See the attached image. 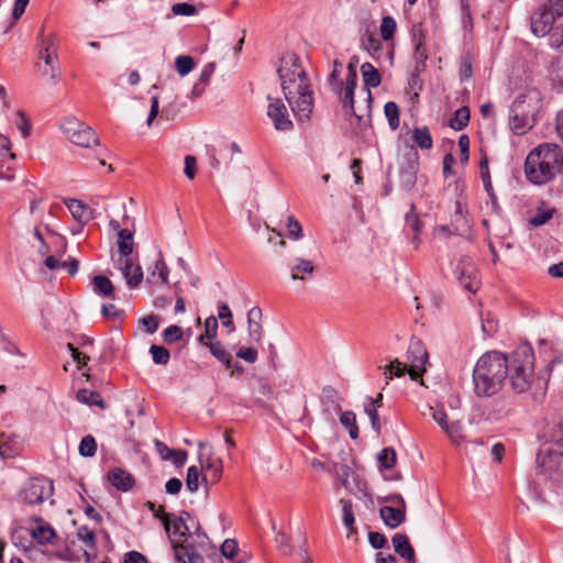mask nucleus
<instances>
[{"instance_id":"1","label":"nucleus","mask_w":563,"mask_h":563,"mask_svg":"<svg viewBox=\"0 0 563 563\" xmlns=\"http://www.w3.org/2000/svg\"><path fill=\"white\" fill-rule=\"evenodd\" d=\"M506 379V354L487 352L478 358L473 371L474 394L477 397H492L501 389Z\"/></svg>"},{"instance_id":"2","label":"nucleus","mask_w":563,"mask_h":563,"mask_svg":"<svg viewBox=\"0 0 563 563\" xmlns=\"http://www.w3.org/2000/svg\"><path fill=\"white\" fill-rule=\"evenodd\" d=\"M563 154L558 144L542 143L533 148L525 162V175L533 185H545L560 172Z\"/></svg>"},{"instance_id":"3","label":"nucleus","mask_w":563,"mask_h":563,"mask_svg":"<svg viewBox=\"0 0 563 563\" xmlns=\"http://www.w3.org/2000/svg\"><path fill=\"white\" fill-rule=\"evenodd\" d=\"M188 527L189 538L183 542L170 539L176 563H205V556L213 551L211 541L202 531L199 520L188 511H181Z\"/></svg>"},{"instance_id":"4","label":"nucleus","mask_w":563,"mask_h":563,"mask_svg":"<svg viewBox=\"0 0 563 563\" xmlns=\"http://www.w3.org/2000/svg\"><path fill=\"white\" fill-rule=\"evenodd\" d=\"M507 357V378L516 394L529 390L534 382V353L530 345H521Z\"/></svg>"},{"instance_id":"5","label":"nucleus","mask_w":563,"mask_h":563,"mask_svg":"<svg viewBox=\"0 0 563 563\" xmlns=\"http://www.w3.org/2000/svg\"><path fill=\"white\" fill-rule=\"evenodd\" d=\"M515 413V398L503 395L487 404L475 406L472 413V420L476 422H498L510 419Z\"/></svg>"},{"instance_id":"6","label":"nucleus","mask_w":563,"mask_h":563,"mask_svg":"<svg viewBox=\"0 0 563 563\" xmlns=\"http://www.w3.org/2000/svg\"><path fill=\"white\" fill-rule=\"evenodd\" d=\"M538 468L547 478L563 481V449L555 445L554 449L539 451L537 454Z\"/></svg>"},{"instance_id":"7","label":"nucleus","mask_w":563,"mask_h":563,"mask_svg":"<svg viewBox=\"0 0 563 563\" xmlns=\"http://www.w3.org/2000/svg\"><path fill=\"white\" fill-rule=\"evenodd\" d=\"M62 130L69 141L81 147L99 144V137L93 129L75 118H68L62 123Z\"/></svg>"},{"instance_id":"8","label":"nucleus","mask_w":563,"mask_h":563,"mask_svg":"<svg viewBox=\"0 0 563 563\" xmlns=\"http://www.w3.org/2000/svg\"><path fill=\"white\" fill-rule=\"evenodd\" d=\"M419 153L415 146H408L399 164V183L405 191L411 190L417 181Z\"/></svg>"},{"instance_id":"9","label":"nucleus","mask_w":563,"mask_h":563,"mask_svg":"<svg viewBox=\"0 0 563 563\" xmlns=\"http://www.w3.org/2000/svg\"><path fill=\"white\" fill-rule=\"evenodd\" d=\"M53 483L44 477L30 479L21 489L20 497L27 505L42 504L53 495Z\"/></svg>"},{"instance_id":"10","label":"nucleus","mask_w":563,"mask_h":563,"mask_svg":"<svg viewBox=\"0 0 563 563\" xmlns=\"http://www.w3.org/2000/svg\"><path fill=\"white\" fill-rule=\"evenodd\" d=\"M277 74L282 82L291 84L292 79L308 78L306 70L300 64L299 57L295 53H286L280 57V65Z\"/></svg>"},{"instance_id":"11","label":"nucleus","mask_w":563,"mask_h":563,"mask_svg":"<svg viewBox=\"0 0 563 563\" xmlns=\"http://www.w3.org/2000/svg\"><path fill=\"white\" fill-rule=\"evenodd\" d=\"M454 275L459 284L468 292L475 294L479 288L477 269L470 257L460 260L454 268Z\"/></svg>"},{"instance_id":"12","label":"nucleus","mask_w":563,"mask_h":563,"mask_svg":"<svg viewBox=\"0 0 563 563\" xmlns=\"http://www.w3.org/2000/svg\"><path fill=\"white\" fill-rule=\"evenodd\" d=\"M561 15L554 14V11L541 5L531 16V32L538 36L542 37L550 33L553 27V24L558 18Z\"/></svg>"},{"instance_id":"13","label":"nucleus","mask_w":563,"mask_h":563,"mask_svg":"<svg viewBox=\"0 0 563 563\" xmlns=\"http://www.w3.org/2000/svg\"><path fill=\"white\" fill-rule=\"evenodd\" d=\"M271 101L267 107V115L273 121L274 128L278 131H289L294 128L287 108L282 99H273L268 97Z\"/></svg>"},{"instance_id":"14","label":"nucleus","mask_w":563,"mask_h":563,"mask_svg":"<svg viewBox=\"0 0 563 563\" xmlns=\"http://www.w3.org/2000/svg\"><path fill=\"white\" fill-rule=\"evenodd\" d=\"M290 107L299 121L309 120L313 109V96L310 87L298 93L292 99V106Z\"/></svg>"},{"instance_id":"15","label":"nucleus","mask_w":563,"mask_h":563,"mask_svg":"<svg viewBox=\"0 0 563 563\" xmlns=\"http://www.w3.org/2000/svg\"><path fill=\"white\" fill-rule=\"evenodd\" d=\"M162 522L169 536V540L174 539L178 542H183L186 538H189L188 527L185 523L184 515L180 514L179 517H175L172 521L169 520V515H164Z\"/></svg>"},{"instance_id":"16","label":"nucleus","mask_w":563,"mask_h":563,"mask_svg":"<svg viewBox=\"0 0 563 563\" xmlns=\"http://www.w3.org/2000/svg\"><path fill=\"white\" fill-rule=\"evenodd\" d=\"M107 479L113 487L121 492H129L135 485L134 476L121 467L111 468L107 474Z\"/></svg>"},{"instance_id":"17","label":"nucleus","mask_w":563,"mask_h":563,"mask_svg":"<svg viewBox=\"0 0 563 563\" xmlns=\"http://www.w3.org/2000/svg\"><path fill=\"white\" fill-rule=\"evenodd\" d=\"M536 123V119L531 114L522 113L520 109L509 110V125L516 134H525L531 130Z\"/></svg>"},{"instance_id":"18","label":"nucleus","mask_w":563,"mask_h":563,"mask_svg":"<svg viewBox=\"0 0 563 563\" xmlns=\"http://www.w3.org/2000/svg\"><path fill=\"white\" fill-rule=\"evenodd\" d=\"M391 541L395 552L400 558L406 559L408 563H417L415 550L406 534L396 533Z\"/></svg>"},{"instance_id":"19","label":"nucleus","mask_w":563,"mask_h":563,"mask_svg":"<svg viewBox=\"0 0 563 563\" xmlns=\"http://www.w3.org/2000/svg\"><path fill=\"white\" fill-rule=\"evenodd\" d=\"M510 109H520L522 113L531 114L536 119L540 104L536 95H520L512 102Z\"/></svg>"},{"instance_id":"20","label":"nucleus","mask_w":563,"mask_h":563,"mask_svg":"<svg viewBox=\"0 0 563 563\" xmlns=\"http://www.w3.org/2000/svg\"><path fill=\"white\" fill-rule=\"evenodd\" d=\"M126 264L129 265V268L126 269L123 265H117V267L121 271L129 288L133 289L139 287L142 283L143 269L140 265H135L132 258H128Z\"/></svg>"},{"instance_id":"21","label":"nucleus","mask_w":563,"mask_h":563,"mask_svg":"<svg viewBox=\"0 0 563 563\" xmlns=\"http://www.w3.org/2000/svg\"><path fill=\"white\" fill-rule=\"evenodd\" d=\"M321 404L323 407V413L328 418H332V413L341 410L339 402L338 391L332 386H325L322 388Z\"/></svg>"},{"instance_id":"22","label":"nucleus","mask_w":563,"mask_h":563,"mask_svg":"<svg viewBox=\"0 0 563 563\" xmlns=\"http://www.w3.org/2000/svg\"><path fill=\"white\" fill-rule=\"evenodd\" d=\"M379 514L385 525L391 529L400 526L406 519V511L399 507L383 506Z\"/></svg>"},{"instance_id":"23","label":"nucleus","mask_w":563,"mask_h":563,"mask_svg":"<svg viewBox=\"0 0 563 563\" xmlns=\"http://www.w3.org/2000/svg\"><path fill=\"white\" fill-rule=\"evenodd\" d=\"M361 74L363 77L364 86L367 88V98L372 100V93L369 91L371 88H376L382 82V77L376 67H374L371 63H364L361 66Z\"/></svg>"},{"instance_id":"24","label":"nucleus","mask_w":563,"mask_h":563,"mask_svg":"<svg viewBox=\"0 0 563 563\" xmlns=\"http://www.w3.org/2000/svg\"><path fill=\"white\" fill-rule=\"evenodd\" d=\"M35 521L41 522L35 529L32 530L31 536L38 544H52L56 538V532L48 523L44 522L40 517L34 518Z\"/></svg>"},{"instance_id":"25","label":"nucleus","mask_w":563,"mask_h":563,"mask_svg":"<svg viewBox=\"0 0 563 563\" xmlns=\"http://www.w3.org/2000/svg\"><path fill=\"white\" fill-rule=\"evenodd\" d=\"M408 360L416 367L424 366L428 361V353L420 340L412 339L408 347Z\"/></svg>"},{"instance_id":"26","label":"nucleus","mask_w":563,"mask_h":563,"mask_svg":"<svg viewBox=\"0 0 563 563\" xmlns=\"http://www.w3.org/2000/svg\"><path fill=\"white\" fill-rule=\"evenodd\" d=\"M214 70H216V64L213 62L208 63L203 66L197 82L192 87V90H191L192 98H198L205 92L206 87L208 86V84L210 81V78L214 74Z\"/></svg>"},{"instance_id":"27","label":"nucleus","mask_w":563,"mask_h":563,"mask_svg":"<svg viewBox=\"0 0 563 563\" xmlns=\"http://www.w3.org/2000/svg\"><path fill=\"white\" fill-rule=\"evenodd\" d=\"M310 87V82L308 78L303 79H292L291 84L287 86V84L282 82V89L284 92V96L286 100L288 101L289 106H292V99L296 98V96L303 90L308 89Z\"/></svg>"},{"instance_id":"28","label":"nucleus","mask_w":563,"mask_h":563,"mask_svg":"<svg viewBox=\"0 0 563 563\" xmlns=\"http://www.w3.org/2000/svg\"><path fill=\"white\" fill-rule=\"evenodd\" d=\"M91 283L96 295L114 299V286L107 276L97 275L92 278Z\"/></svg>"},{"instance_id":"29","label":"nucleus","mask_w":563,"mask_h":563,"mask_svg":"<svg viewBox=\"0 0 563 563\" xmlns=\"http://www.w3.org/2000/svg\"><path fill=\"white\" fill-rule=\"evenodd\" d=\"M40 58L44 60L46 67H51V81L56 84L60 78V68L57 57L49 53V47L46 46L40 52Z\"/></svg>"},{"instance_id":"30","label":"nucleus","mask_w":563,"mask_h":563,"mask_svg":"<svg viewBox=\"0 0 563 563\" xmlns=\"http://www.w3.org/2000/svg\"><path fill=\"white\" fill-rule=\"evenodd\" d=\"M76 399L89 406H97L106 409L107 405L98 391L89 390L86 388L79 389L76 394Z\"/></svg>"},{"instance_id":"31","label":"nucleus","mask_w":563,"mask_h":563,"mask_svg":"<svg viewBox=\"0 0 563 563\" xmlns=\"http://www.w3.org/2000/svg\"><path fill=\"white\" fill-rule=\"evenodd\" d=\"M66 205L74 219L78 222L86 223L90 220V210L80 200L70 199Z\"/></svg>"},{"instance_id":"32","label":"nucleus","mask_w":563,"mask_h":563,"mask_svg":"<svg viewBox=\"0 0 563 563\" xmlns=\"http://www.w3.org/2000/svg\"><path fill=\"white\" fill-rule=\"evenodd\" d=\"M470 118L471 113L468 107H461L453 113V117L449 121V125L455 131H461L467 126Z\"/></svg>"},{"instance_id":"33","label":"nucleus","mask_w":563,"mask_h":563,"mask_svg":"<svg viewBox=\"0 0 563 563\" xmlns=\"http://www.w3.org/2000/svg\"><path fill=\"white\" fill-rule=\"evenodd\" d=\"M412 141L421 150H430L433 145L428 126L415 128L412 130Z\"/></svg>"},{"instance_id":"34","label":"nucleus","mask_w":563,"mask_h":563,"mask_svg":"<svg viewBox=\"0 0 563 563\" xmlns=\"http://www.w3.org/2000/svg\"><path fill=\"white\" fill-rule=\"evenodd\" d=\"M379 368L383 369L386 385H388L389 380H391L394 377H401L406 373L407 365L399 362L398 360H394L389 365L384 367L379 366Z\"/></svg>"},{"instance_id":"35","label":"nucleus","mask_w":563,"mask_h":563,"mask_svg":"<svg viewBox=\"0 0 563 563\" xmlns=\"http://www.w3.org/2000/svg\"><path fill=\"white\" fill-rule=\"evenodd\" d=\"M218 333V318L210 316L205 321V332L198 336L199 343L207 345L206 340H214Z\"/></svg>"},{"instance_id":"36","label":"nucleus","mask_w":563,"mask_h":563,"mask_svg":"<svg viewBox=\"0 0 563 563\" xmlns=\"http://www.w3.org/2000/svg\"><path fill=\"white\" fill-rule=\"evenodd\" d=\"M295 264L291 266V279H303V276H300L299 273L310 275L314 271V266L311 261L303 258H296Z\"/></svg>"},{"instance_id":"37","label":"nucleus","mask_w":563,"mask_h":563,"mask_svg":"<svg viewBox=\"0 0 563 563\" xmlns=\"http://www.w3.org/2000/svg\"><path fill=\"white\" fill-rule=\"evenodd\" d=\"M341 424L349 430L350 438L355 440L358 437V427L356 424V416L352 411H344L340 416Z\"/></svg>"},{"instance_id":"38","label":"nucleus","mask_w":563,"mask_h":563,"mask_svg":"<svg viewBox=\"0 0 563 563\" xmlns=\"http://www.w3.org/2000/svg\"><path fill=\"white\" fill-rule=\"evenodd\" d=\"M384 112L388 120V124L391 130H396L399 128L400 120H399V107L394 101H388L384 106Z\"/></svg>"},{"instance_id":"39","label":"nucleus","mask_w":563,"mask_h":563,"mask_svg":"<svg viewBox=\"0 0 563 563\" xmlns=\"http://www.w3.org/2000/svg\"><path fill=\"white\" fill-rule=\"evenodd\" d=\"M118 247H119V258L115 262V265H123L124 268H129V265L126 264L128 258H132L131 255L133 253L134 242L133 240L130 241H118Z\"/></svg>"},{"instance_id":"40","label":"nucleus","mask_w":563,"mask_h":563,"mask_svg":"<svg viewBox=\"0 0 563 563\" xmlns=\"http://www.w3.org/2000/svg\"><path fill=\"white\" fill-rule=\"evenodd\" d=\"M362 47L368 52L373 58H379L383 49V44L379 38L374 35H368L362 43Z\"/></svg>"},{"instance_id":"41","label":"nucleus","mask_w":563,"mask_h":563,"mask_svg":"<svg viewBox=\"0 0 563 563\" xmlns=\"http://www.w3.org/2000/svg\"><path fill=\"white\" fill-rule=\"evenodd\" d=\"M377 460L379 467L389 470L396 464V451L393 448H385L379 452Z\"/></svg>"},{"instance_id":"42","label":"nucleus","mask_w":563,"mask_h":563,"mask_svg":"<svg viewBox=\"0 0 563 563\" xmlns=\"http://www.w3.org/2000/svg\"><path fill=\"white\" fill-rule=\"evenodd\" d=\"M79 454L84 457H92L97 452L96 439L88 434L84 437L79 443Z\"/></svg>"},{"instance_id":"43","label":"nucleus","mask_w":563,"mask_h":563,"mask_svg":"<svg viewBox=\"0 0 563 563\" xmlns=\"http://www.w3.org/2000/svg\"><path fill=\"white\" fill-rule=\"evenodd\" d=\"M406 225L413 232L412 242L418 244V234L420 232V220L416 214V207L412 203L410 206V211L406 214Z\"/></svg>"},{"instance_id":"44","label":"nucleus","mask_w":563,"mask_h":563,"mask_svg":"<svg viewBox=\"0 0 563 563\" xmlns=\"http://www.w3.org/2000/svg\"><path fill=\"white\" fill-rule=\"evenodd\" d=\"M406 225L413 232L412 242L418 244V234L420 232V220L416 214V207L412 203L410 206V211L406 214Z\"/></svg>"},{"instance_id":"45","label":"nucleus","mask_w":563,"mask_h":563,"mask_svg":"<svg viewBox=\"0 0 563 563\" xmlns=\"http://www.w3.org/2000/svg\"><path fill=\"white\" fill-rule=\"evenodd\" d=\"M175 67L177 73L184 77L188 75L195 67V60L189 55H180L175 59Z\"/></svg>"},{"instance_id":"46","label":"nucleus","mask_w":563,"mask_h":563,"mask_svg":"<svg viewBox=\"0 0 563 563\" xmlns=\"http://www.w3.org/2000/svg\"><path fill=\"white\" fill-rule=\"evenodd\" d=\"M397 29L395 19L390 15H386L382 19L380 24V36L385 41H389L394 37Z\"/></svg>"},{"instance_id":"47","label":"nucleus","mask_w":563,"mask_h":563,"mask_svg":"<svg viewBox=\"0 0 563 563\" xmlns=\"http://www.w3.org/2000/svg\"><path fill=\"white\" fill-rule=\"evenodd\" d=\"M150 353H151L153 362L155 364L166 365L169 362V358H170L169 351L162 345H156V344L151 345Z\"/></svg>"},{"instance_id":"48","label":"nucleus","mask_w":563,"mask_h":563,"mask_svg":"<svg viewBox=\"0 0 563 563\" xmlns=\"http://www.w3.org/2000/svg\"><path fill=\"white\" fill-rule=\"evenodd\" d=\"M341 69H342V63L339 59H335L333 62V69L328 78L329 85L332 87V89L335 92H339V93L341 92V89L343 86V82L340 80Z\"/></svg>"},{"instance_id":"49","label":"nucleus","mask_w":563,"mask_h":563,"mask_svg":"<svg viewBox=\"0 0 563 563\" xmlns=\"http://www.w3.org/2000/svg\"><path fill=\"white\" fill-rule=\"evenodd\" d=\"M218 318L221 320L222 325L229 329V332H233L235 330L233 325V317L232 312L227 303H220L218 306Z\"/></svg>"},{"instance_id":"50","label":"nucleus","mask_w":563,"mask_h":563,"mask_svg":"<svg viewBox=\"0 0 563 563\" xmlns=\"http://www.w3.org/2000/svg\"><path fill=\"white\" fill-rule=\"evenodd\" d=\"M199 477L200 473L197 466L192 465L187 470L186 488L189 492L195 493L198 490Z\"/></svg>"},{"instance_id":"51","label":"nucleus","mask_w":563,"mask_h":563,"mask_svg":"<svg viewBox=\"0 0 563 563\" xmlns=\"http://www.w3.org/2000/svg\"><path fill=\"white\" fill-rule=\"evenodd\" d=\"M341 504L343 512V523L350 531H354L355 519L352 510V501L341 499Z\"/></svg>"},{"instance_id":"52","label":"nucleus","mask_w":563,"mask_h":563,"mask_svg":"<svg viewBox=\"0 0 563 563\" xmlns=\"http://www.w3.org/2000/svg\"><path fill=\"white\" fill-rule=\"evenodd\" d=\"M498 328L497 320L492 316L490 312H486L482 318V331L486 336L493 335Z\"/></svg>"},{"instance_id":"53","label":"nucleus","mask_w":563,"mask_h":563,"mask_svg":"<svg viewBox=\"0 0 563 563\" xmlns=\"http://www.w3.org/2000/svg\"><path fill=\"white\" fill-rule=\"evenodd\" d=\"M156 271L158 272V277L161 278L162 283L168 285L169 269L165 263L162 252L158 253V258L155 262L154 271L152 274L154 275Z\"/></svg>"},{"instance_id":"54","label":"nucleus","mask_w":563,"mask_h":563,"mask_svg":"<svg viewBox=\"0 0 563 563\" xmlns=\"http://www.w3.org/2000/svg\"><path fill=\"white\" fill-rule=\"evenodd\" d=\"M47 233H48V238L49 239H54V240H58L59 241V247H55L53 250L54 252V255H56L58 258H62L65 253H66V250H67V241L65 239V236L54 232L53 230H51L47 225L45 227Z\"/></svg>"},{"instance_id":"55","label":"nucleus","mask_w":563,"mask_h":563,"mask_svg":"<svg viewBox=\"0 0 563 563\" xmlns=\"http://www.w3.org/2000/svg\"><path fill=\"white\" fill-rule=\"evenodd\" d=\"M452 224L454 225V233H457L460 227H467V220L461 201L455 202V212L453 216Z\"/></svg>"},{"instance_id":"56","label":"nucleus","mask_w":563,"mask_h":563,"mask_svg":"<svg viewBox=\"0 0 563 563\" xmlns=\"http://www.w3.org/2000/svg\"><path fill=\"white\" fill-rule=\"evenodd\" d=\"M553 209L538 210V212L532 218H530L529 223L534 228L541 227L553 217Z\"/></svg>"},{"instance_id":"57","label":"nucleus","mask_w":563,"mask_h":563,"mask_svg":"<svg viewBox=\"0 0 563 563\" xmlns=\"http://www.w3.org/2000/svg\"><path fill=\"white\" fill-rule=\"evenodd\" d=\"M183 334L184 333H183L181 328L174 324V325H169L168 328H166L164 330L163 338L167 344H172L174 342L181 340Z\"/></svg>"},{"instance_id":"58","label":"nucleus","mask_w":563,"mask_h":563,"mask_svg":"<svg viewBox=\"0 0 563 563\" xmlns=\"http://www.w3.org/2000/svg\"><path fill=\"white\" fill-rule=\"evenodd\" d=\"M377 410L378 409L373 408V405H364V411L371 420L372 429L376 432V434H379L382 430V423Z\"/></svg>"},{"instance_id":"59","label":"nucleus","mask_w":563,"mask_h":563,"mask_svg":"<svg viewBox=\"0 0 563 563\" xmlns=\"http://www.w3.org/2000/svg\"><path fill=\"white\" fill-rule=\"evenodd\" d=\"M207 346L219 362L227 361V357L230 355L220 341L209 342Z\"/></svg>"},{"instance_id":"60","label":"nucleus","mask_w":563,"mask_h":563,"mask_svg":"<svg viewBox=\"0 0 563 563\" xmlns=\"http://www.w3.org/2000/svg\"><path fill=\"white\" fill-rule=\"evenodd\" d=\"M249 338L251 343L260 344L263 339L262 322L247 323Z\"/></svg>"},{"instance_id":"61","label":"nucleus","mask_w":563,"mask_h":563,"mask_svg":"<svg viewBox=\"0 0 563 563\" xmlns=\"http://www.w3.org/2000/svg\"><path fill=\"white\" fill-rule=\"evenodd\" d=\"M482 181H483V185H484V188L492 201V205H493V208L496 210L498 207V202H497V196L493 189V185H492V180H490V174L489 172H484L483 175H482Z\"/></svg>"},{"instance_id":"62","label":"nucleus","mask_w":563,"mask_h":563,"mask_svg":"<svg viewBox=\"0 0 563 563\" xmlns=\"http://www.w3.org/2000/svg\"><path fill=\"white\" fill-rule=\"evenodd\" d=\"M16 115L19 121L15 123L23 137H27L31 134V123L24 111L18 110Z\"/></svg>"},{"instance_id":"63","label":"nucleus","mask_w":563,"mask_h":563,"mask_svg":"<svg viewBox=\"0 0 563 563\" xmlns=\"http://www.w3.org/2000/svg\"><path fill=\"white\" fill-rule=\"evenodd\" d=\"M172 12L173 14L175 15H194L196 12H197V9L194 4H190V3H186V2H180V3H175L173 7H172Z\"/></svg>"},{"instance_id":"64","label":"nucleus","mask_w":563,"mask_h":563,"mask_svg":"<svg viewBox=\"0 0 563 563\" xmlns=\"http://www.w3.org/2000/svg\"><path fill=\"white\" fill-rule=\"evenodd\" d=\"M238 550V543L234 539H227L221 545V553L227 559H233Z\"/></svg>"}]
</instances>
